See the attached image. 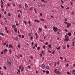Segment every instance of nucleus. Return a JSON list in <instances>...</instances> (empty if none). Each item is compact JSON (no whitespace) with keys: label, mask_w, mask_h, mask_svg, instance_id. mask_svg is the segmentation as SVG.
Listing matches in <instances>:
<instances>
[{"label":"nucleus","mask_w":75,"mask_h":75,"mask_svg":"<svg viewBox=\"0 0 75 75\" xmlns=\"http://www.w3.org/2000/svg\"><path fill=\"white\" fill-rule=\"evenodd\" d=\"M65 39H63L65 41H69L68 36L67 35V34L65 35Z\"/></svg>","instance_id":"obj_1"},{"label":"nucleus","mask_w":75,"mask_h":75,"mask_svg":"<svg viewBox=\"0 0 75 75\" xmlns=\"http://www.w3.org/2000/svg\"><path fill=\"white\" fill-rule=\"evenodd\" d=\"M53 30L54 32H57V30H58V28L55 26H53Z\"/></svg>","instance_id":"obj_2"},{"label":"nucleus","mask_w":75,"mask_h":75,"mask_svg":"<svg viewBox=\"0 0 75 75\" xmlns=\"http://www.w3.org/2000/svg\"><path fill=\"white\" fill-rule=\"evenodd\" d=\"M7 65L8 66V67H11V63H7Z\"/></svg>","instance_id":"obj_3"},{"label":"nucleus","mask_w":75,"mask_h":75,"mask_svg":"<svg viewBox=\"0 0 75 75\" xmlns=\"http://www.w3.org/2000/svg\"><path fill=\"white\" fill-rule=\"evenodd\" d=\"M56 74H57V75H58L59 74V75H61V74H60V71H56Z\"/></svg>","instance_id":"obj_4"},{"label":"nucleus","mask_w":75,"mask_h":75,"mask_svg":"<svg viewBox=\"0 0 75 75\" xmlns=\"http://www.w3.org/2000/svg\"><path fill=\"white\" fill-rule=\"evenodd\" d=\"M7 63H11V60L10 59H7Z\"/></svg>","instance_id":"obj_5"},{"label":"nucleus","mask_w":75,"mask_h":75,"mask_svg":"<svg viewBox=\"0 0 75 75\" xmlns=\"http://www.w3.org/2000/svg\"><path fill=\"white\" fill-rule=\"evenodd\" d=\"M25 8H27L28 7V5H27V4L26 3H25Z\"/></svg>","instance_id":"obj_6"},{"label":"nucleus","mask_w":75,"mask_h":75,"mask_svg":"<svg viewBox=\"0 0 75 75\" xmlns=\"http://www.w3.org/2000/svg\"><path fill=\"white\" fill-rule=\"evenodd\" d=\"M16 26L15 25H13L12 26V27L13 28H16Z\"/></svg>","instance_id":"obj_7"},{"label":"nucleus","mask_w":75,"mask_h":75,"mask_svg":"<svg viewBox=\"0 0 75 75\" xmlns=\"http://www.w3.org/2000/svg\"><path fill=\"white\" fill-rule=\"evenodd\" d=\"M45 67V65H44V64H42V66H41V67L42 68H44Z\"/></svg>","instance_id":"obj_8"},{"label":"nucleus","mask_w":75,"mask_h":75,"mask_svg":"<svg viewBox=\"0 0 75 75\" xmlns=\"http://www.w3.org/2000/svg\"><path fill=\"white\" fill-rule=\"evenodd\" d=\"M4 53H5V52H7V49H5L4 50Z\"/></svg>","instance_id":"obj_9"},{"label":"nucleus","mask_w":75,"mask_h":75,"mask_svg":"<svg viewBox=\"0 0 75 75\" xmlns=\"http://www.w3.org/2000/svg\"><path fill=\"white\" fill-rule=\"evenodd\" d=\"M14 30L15 33H17V28H16L14 29Z\"/></svg>","instance_id":"obj_10"},{"label":"nucleus","mask_w":75,"mask_h":75,"mask_svg":"<svg viewBox=\"0 0 75 75\" xmlns=\"http://www.w3.org/2000/svg\"><path fill=\"white\" fill-rule=\"evenodd\" d=\"M67 26V28H68L70 26H71V23H69V24Z\"/></svg>","instance_id":"obj_11"},{"label":"nucleus","mask_w":75,"mask_h":75,"mask_svg":"<svg viewBox=\"0 0 75 75\" xmlns=\"http://www.w3.org/2000/svg\"><path fill=\"white\" fill-rule=\"evenodd\" d=\"M68 35L69 36H71V33L70 32H69L68 33Z\"/></svg>","instance_id":"obj_12"},{"label":"nucleus","mask_w":75,"mask_h":75,"mask_svg":"<svg viewBox=\"0 0 75 75\" xmlns=\"http://www.w3.org/2000/svg\"><path fill=\"white\" fill-rule=\"evenodd\" d=\"M46 68L47 69H49L50 68V67L48 66V65H47L46 66Z\"/></svg>","instance_id":"obj_13"},{"label":"nucleus","mask_w":75,"mask_h":75,"mask_svg":"<svg viewBox=\"0 0 75 75\" xmlns=\"http://www.w3.org/2000/svg\"><path fill=\"white\" fill-rule=\"evenodd\" d=\"M9 53L10 54H11V52H12V51H11V49H9Z\"/></svg>","instance_id":"obj_14"},{"label":"nucleus","mask_w":75,"mask_h":75,"mask_svg":"<svg viewBox=\"0 0 75 75\" xmlns=\"http://www.w3.org/2000/svg\"><path fill=\"white\" fill-rule=\"evenodd\" d=\"M45 71H46V74H49V71L48 70H46Z\"/></svg>","instance_id":"obj_15"},{"label":"nucleus","mask_w":75,"mask_h":75,"mask_svg":"<svg viewBox=\"0 0 75 75\" xmlns=\"http://www.w3.org/2000/svg\"><path fill=\"white\" fill-rule=\"evenodd\" d=\"M49 46L50 48H51V44L49 45Z\"/></svg>","instance_id":"obj_16"},{"label":"nucleus","mask_w":75,"mask_h":75,"mask_svg":"<svg viewBox=\"0 0 75 75\" xmlns=\"http://www.w3.org/2000/svg\"><path fill=\"white\" fill-rule=\"evenodd\" d=\"M18 37H15V40H18Z\"/></svg>","instance_id":"obj_17"},{"label":"nucleus","mask_w":75,"mask_h":75,"mask_svg":"<svg viewBox=\"0 0 75 75\" xmlns=\"http://www.w3.org/2000/svg\"><path fill=\"white\" fill-rule=\"evenodd\" d=\"M64 23L67 25H68V24H69V23H68L67 22H65Z\"/></svg>","instance_id":"obj_18"},{"label":"nucleus","mask_w":75,"mask_h":75,"mask_svg":"<svg viewBox=\"0 0 75 75\" xmlns=\"http://www.w3.org/2000/svg\"><path fill=\"white\" fill-rule=\"evenodd\" d=\"M72 46H74V45H75V43L74 42H73L72 43Z\"/></svg>","instance_id":"obj_19"},{"label":"nucleus","mask_w":75,"mask_h":75,"mask_svg":"<svg viewBox=\"0 0 75 75\" xmlns=\"http://www.w3.org/2000/svg\"><path fill=\"white\" fill-rule=\"evenodd\" d=\"M24 67H23L22 68V69L21 70V72H22V71H23V70H24Z\"/></svg>","instance_id":"obj_20"},{"label":"nucleus","mask_w":75,"mask_h":75,"mask_svg":"<svg viewBox=\"0 0 75 75\" xmlns=\"http://www.w3.org/2000/svg\"><path fill=\"white\" fill-rule=\"evenodd\" d=\"M19 6L20 8H22V6H21V4H20L19 5Z\"/></svg>","instance_id":"obj_21"},{"label":"nucleus","mask_w":75,"mask_h":75,"mask_svg":"<svg viewBox=\"0 0 75 75\" xmlns=\"http://www.w3.org/2000/svg\"><path fill=\"white\" fill-rule=\"evenodd\" d=\"M28 35L29 37H30V36H31V33H29Z\"/></svg>","instance_id":"obj_22"},{"label":"nucleus","mask_w":75,"mask_h":75,"mask_svg":"<svg viewBox=\"0 0 75 75\" xmlns=\"http://www.w3.org/2000/svg\"><path fill=\"white\" fill-rule=\"evenodd\" d=\"M72 74H74V72H75V70L74 69L72 70Z\"/></svg>","instance_id":"obj_23"},{"label":"nucleus","mask_w":75,"mask_h":75,"mask_svg":"<svg viewBox=\"0 0 75 75\" xmlns=\"http://www.w3.org/2000/svg\"><path fill=\"white\" fill-rule=\"evenodd\" d=\"M11 44H10L9 45V48H11Z\"/></svg>","instance_id":"obj_24"},{"label":"nucleus","mask_w":75,"mask_h":75,"mask_svg":"<svg viewBox=\"0 0 75 75\" xmlns=\"http://www.w3.org/2000/svg\"><path fill=\"white\" fill-rule=\"evenodd\" d=\"M67 74H69V75H71V73H69V72H67Z\"/></svg>","instance_id":"obj_25"},{"label":"nucleus","mask_w":75,"mask_h":75,"mask_svg":"<svg viewBox=\"0 0 75 75\" xmlns=\"http://www.w3.org/2000/svg\"><path fill=\"white\" fill-rule=\"evenodd\" d=\"M42 6H43V7H45V4H42Z\"/></svg>","instance_id":"obj_26"},{"label":"nucleus","mask_w":75,"mask_h":75,"mask_svg":"<svg viewBox=\"0 0 75 75\" xmlns=\"http://www.w3.org/2000/svg\"><path fill=\"white\" fill-rule=\"evenodd\" d=\"M22 38H24V35H22Z\"/></svg>","instance_id":"obj_27"},{"label":"nucleus","mask_w":75,"mask_h":75,"mask_svg":"<svg viewBox=\"0 0 75 75\" xmlns=\"http://www.w3.org/2000/svg\"><path fill=\"white\" fill-rule=\"evenodd\" d=\"M60 6H61V7L62 8H64V6H63L61 4Z\"/></svg>","instance_id":"obj_28"},{"label":"nucleus","mask_w":75,"mask_h":75,"mask_svg":"<svg viewBox=\"0 0 75 75\" xmlns=\"http://www.w3.org/2000/svg\"><path fill=\"white\" fill-rule=\"evenodd\" d=\"M18 47L19 48H20V44L18 45Z\"/></svg>","instance_id":"obj_29"},{"label":"nucleus","mask_w":75,"mask_h":75,"mask_svg":"<svg viewBox=\"0 0 75 75\" xmlns=\"http://www.w3.org/2000/svg\"><path fill=\"white\" fill-rule=\"evenodd\" d=\"M43 47V48H44V49H45V45H44Z\"/></svg>","instance_id":"obj_30"},{"label":"nucleus","mask_w":75,"mask_h":75,"mask_svg":"<svg viewBox=\"0 0 75 75\" xmlns=\"http://www.w3.org/2000/svg\"><path fill=\"white\" fill-rule=\"evenodd\" d=\"M68 20L67 18L65 19V22H66V21H67Z\"/></svg>","instance_id":"obj_31"},{"label":"nucleus","mask_w":75,"mask_h":75,"mask_svg":"<svg viewBox=\"0 0 75 75\" xmlns=\"http://www.w3.org/2000/svg\"><path fill=\"white\" fill-rule=\"evenodd\" d=\"M34 11L35 13H37V10H36V9H34Z\"/></svg>","instance_id":"obj_32"},{"label":"nucleus","mask_w":75,"mask_h":75,"mask_svg":"<svg viewBox=\"0 0 75 75\" xmlns=\"http://www.w3.org/2000/svg\"><path fill=\"white\" fill-rule=\"evenodd\" d=\"M17 70L18 71V72H19V73L20 74V70L18 69Z\"/></svg>","instance_id":"obj_33"},{"label":"nucleus","mask_w":75,"mask_h":75,"mask_svg":"<svg viewBox=\"0 0 75 75\" xmlns=\"http://www.w3.org/2000/svg\"><path fill=\"white\" fill-rule=\"evenodd\" d=\"M23 23H24V24H25V25H27V23H26V22L23 21Z\"/></svg>","instance_id":"obj_34"},{"label":"nucleus","mask_w":75,"mask_h":75,"mask_svg":"<svg viewBox=\"0 0 75 75\" xmlns=\"http://www.w3.org/2000/svg\"><path fill=\"white\" fill-rule=\"evenodd\" d=\"M0 35H2V36H3L4 35V34H3V33H0Z\"/></svg>","instance_id":"obj_35"},{"label":"nucleus","mask_w":75,"mask_h":75,"mask_svg":"<svg viewBox=\"0 0 75 75\" xmlns=\"http://www.w3.org/2000/svg\"><path fill=\"white\" fill-rule=\"evenodd\" d=\"M35 46L36 47V48H37V47L38 46V45H37V44H35Z\"/></svg>","instance_id":"obj_36"},{"label":"nucleus","mask_w":75,"mask_h":75,"mask_svg":"<svg viewBox=\"0 0 75 75\" xmlns=\"http://www.w3.org/2000/svg\"><path fill=\"white\" fill-rule=\"evenodd\" d=\"M7 4L8 5V6H9V7H10V4L8 3Z\"/></svg>","instance_id":"obj_37"},{"label":"nucleus","mask_w":75,"mask_h":75,"mask_svg":"<svg viewBox=\"0 0 75 75\" xmlns=\"http://www.w3.org/2000/svg\"><path fill=\"white\" fill-rule=\"evenodd\" d=\"M7 26L5 27V30L6 31L7 30Z\"/></svg>","instance_id":"obj_38"},{"label":"nucleus","mask_w":75,"mask_h":75,"mask_svg":"<svg viewBox=\"0 0 75 75\" xmlns=\"http://www.w3.org/2000/svg\"><path fill=\"white\" fill-rule=\"evenodd\" d=\"M60 58L61 59V60H63V58H62V57H60Z\"/></svg>","instance_id":"obj_39"},{"label":"nucleus","mask_w":75,"mask_h":75,"mask_svg":"<svg viewBox=\"0 0 75 75\" xmlns=\"http://www.w3.org/2000/svg\"><path fill=\"white\" fill-rule=\"evenodd\" d=\"M40 47H38V50H40Z\"/></svg>","instance_id":"obj_40"},{"label":"nucleus","mask_w":75,"mask_h":75,"mask_svg":"<svg viewBox=\"0 0 75 75\" xmlns=\"http://www.w3.org/2000/svg\"><path fill=\"white\" fill-rule=\"evenodd\" d=\"M35 35H36V37H37V36H38V34H37V33H35Z\"/></svg>","instance_id":"obj_41"},{"label":"nucleus","mask_w":75,"mask_h":75,"mask_svg":"<svg viewBox=\"0 0 75 75\" xmlns=\"http://www.w3.org/2000/svg\"><path fill=\"white\" fill-rule=\"evenodd\" d=\"M44 27H45V28H47V27L46 25H45Z\"/></svg>","instance_id":"obj_42"},{"label":"nucleus","mask_w":75,"mask_h":75,"mask_svg":"<svg viewBox=\"0 0 75 75\" xmlns=\"http://www.w3.org/2000/svg\"><path fill=\"white\" fill-rule=\"evenodd\" d=\"M4 14H7V12H6V11H5L4 12Z\"/></svg>","instance_id":"obj_43"},{"label":"nucleus","mask_w":75,"mask_h":75,"mask_svg":"<svg viewBox=\"0 0 75 75\" xmlns=\"http://www.w3.org/2000/svg\"><path fill=\"white\" fill-rule=\"evenodd\" d=\"M48 52H49V53H51V52H52L51 51L48 50Z\"/></svg>","instance_id":"obj_44"},{"label":"nucleus","mask_w":75,"mask_h":75,"mask_svg":"<svg viewBox=\"0 0 75 75\" xmlns=\"http://www.w3.org/2000/svg\"><path fill=\"white\" fill-rule=\"evenodd\" d=\"M57 65V62H55L54 63V66H56Z\"/></svg>","instance_id":"obj_45"},{"label":"nucleus","mask_w":75,"mask_h":75,"mask_svg":"<svg viewBox=\"0 0 75 75\" xmlns=\"http://www.w3.org/2000/svg\"><path fill=\"white\" fill-rule=\"evenodd\" d=\"M61 1L62 4H64V1H62V0H61Z\"/></svg>","instance_id":"obj_46"},{"label":"nucleus","mask_w":75,"mask_h":75,"mask_svg":"<svg viewBox=\"0 0 75 75\" xmlns=\"http://www.w3.org/2000/svg\"><path fill=\"white\" fill-rule=\"evenodd\" d=\"M41 1H43V2H44V3H45V1L44 0H41Z\"/></svg>","instance_id":"obj_47"},{"label":"nucleus","mask_w":75,"mask_h":75,"mask_svg":"<svg viewBox=\"0 0 75 75\" xmlns=\"http://www.w3.org/2000/svg\"><path fill=\"white\" fill-rule=\"evenodd\" d=\"M67 48H69V45H67Z\"/></svg>","instance_id":"obj_48"},{"label":"nucleus","mask_w":75,"mask_h":75,"mask_svg":"<svg viewBox=\"0 0 75 75\" xmlns=\"http://www.w3.org/2000/svg\"><path fill=\"white\" fill-rule=\"evenodd\" d=\"M40 15L41 16H42V13H40Z\"/></svg>","instance_id":"obj_49"},{"label":"nucleus","mask_w":75,"mask_h":75,"mask_svg":"<svg viewBox=\"0 0 75 75\" xmlns=\"http://www.w3.org/2000/svg\"><path fill=\"white\" fill-rule=\"evenodd\" d=\"M18 18H20V14H19L18 15Z\"/></svg>","instance_id":"obj_50"},{"label":"nucleus","mask_w":75,"mask_h":75,"mask_svg":"<svg viewBox=\"0 0 75 75\" xmlns=\"http://www.w3.org/2000/svg\"><path fill=\"white\" fill-rule=\"evenodd\" d=\"M39 30L40 31H42V29H41L40 28H39Z\"/></svg>","instance_id":"obj_51"},{"label":"nucleus","mask_w":75,"mask_h":75,"mask_svg":"<svg viewBox=\"0 0 75 75\" xmlns=\"http://www.w3.org/2000/svg\"><path fill=\"white\" fill-rule=\"evenodd\" d=\"M31 23V22L30 21H29L28 22V23H29V24H30Z\"/></svg>","instance_id":"obj_52"},{"label":"nucleus","mask_w":75,"mask_h":75,"mask_svg":"<svg viewBox=\"0 0 75 75\" xmlns=\"http://www.w3.org/2000/svg\"><path fill=\"white\" fill-rule=\"evenodd\" d=\"M64 31H66V32H68V30H67V29L64 30Z\"/></svg>","instance_id":"obj_53"},{"label":"nucleus","mask_w":75,"mask_h":75,"mask_svg":"<svg viewBox=\"0 0 75 75\" xmlns=\"http://www.w3.org/2000/svg\"><path fill=\"white\" fill-rule=\"evenodd\" d=\"M20 57H21H21H23V56H22V55H21V54H20Z\"/></svg>","instance_id":"obj_54"},{"label":"nucleus","mask_w":75,"mask_h":75,"mask_svg":"<svg viewBox=\"0 0 75 75\" xmlns=\"http://www.w3.org/2000/svg\"><path fill=\"white\" fill-rule=\"evenodd\" d=\"M31 44H32V45H34V42H32Z\"/></svg>","instance_id":"obj_55"},{"label":"nucleus","mask_w":75,"mask_h":75,"mask_svg":"<svg viewBox=\"0 0 75 75\" xmlns=\"http://www.w3.org/2000/svg\"><path fill=\"white\" fill-rule=\"evenodd\" d=\"M1 4H3L4 2H3L2 0H1Z\"/></svg>","instance_id":"obj_56"},{"label":"nucleus","mask_w":75,"mask_h":75,"mask_svg":"<svg viewBox=\"0 0 75 75\" xmlns=\"http://www.w3.org/2000/svg\"><path fill=\"white\" fill-rule=\"evenodd\" d=\"M48 42H47L45 43L46 45H48Z\"/></svg>","instance_id":"obj_57"},{"label":"nucleus","mask_w":75,"mask_h":75,"mask_svg":"<svg viewBox=\"0 0 75 75\" xmlns=\"http://www.w3.org/2000/svg\"><path fill=\"white\" fill-rule=\"evenodd\" d=\"M54 52H55V50H54V51H53L52 52V54H53L54 53Z\"/></svg>","instance_id":"obj_58"},{"label":"nucleus","mask_w":75,"mask_h":75,"mask_svg":"<svg viewBox=\"0 0 75 75\" xmlns=\"http://www.w3.org/2000/svg\"><path fill=\"white\" fill-rule=\"evenodd\" d=\"M37 23H40V21L37 20Z\"/></svg>","instance_id":"obj_59"},{"label":"nucleus","mask_w":75,"mask_h":75,"mask_svg":"<svg viewBox=\"0 0 75 75\" xmlns=\"http://www.w3.org/2000/svg\"><path fill=\"white\" fill-rule=\"evenodd\" d=\"M57 65H59V62H57Z\"/></svg>","instance_id":"obj_60"},{"label":"nucleus","mask_w":75,"mask_h":75,"mask_svg":"<svg viewBox=\"0 0 75 75\" xmlns=\"http://www.w3.org/2000/svg\"><path fill=\"white\" fill-rule=\"evenodd\" d=\"M60 49V47H59L57 48V50H59Z\"/></svg>","instance_id":"obj_61"},{"label":"nucleus","mask_w":75,"mask_h":75,"mask_svg":"<svg viewBox=\"0 0 75 75\" xmlns=\"http://www.w3.org/2000/svg\"><path fill=\"white\" fill-rule=\"evenodd\" d=\"M1 54H3V52L2 51L1 53Z\"/></svg>","instance_id":"obj_62"},{"label":"nucleus","mask_w":75,"mask_h":75,"mask_svg":"<svg viewBox=\"0 0 75 75\" xmlns=\"http://www.w3.org/2000/svg\"><path fill=\"white\" fill-rule=\"evenodd\" d=\"M31 40H33V36H31L30 38Z\"/></svg>","instance_id":"obj_63"},{"label":"nucleus","mask_w":75,"mask_h":75,"mask_svg":"<svg viewBox=\"0 0 75 75\" xmlns=\"http://www.w3.org/2000/svg\"><path fill=\"white\" fill-rule=\"evenodd\" d=\"M6 32L7 33H8V30H7L6 31Z\"/></svg>","instance_id":"obj_64"}]
</instances>
